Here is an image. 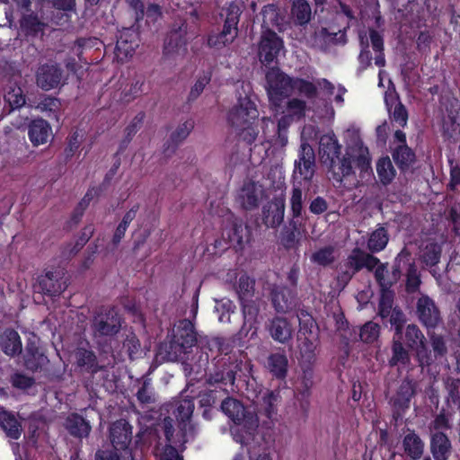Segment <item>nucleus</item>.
I'll return each mask as SVG.
<instances>
[{
    "label": "nucleus",
    "instance_id": "1",
    "mask_svg": "<svg viewBox=\"0 0 460 460\" xmlns=\"http://www.w3.org/2000/svg\"><path fill=\"white\" fill-rule=\"evenodd\" d=\"M346 155L341 159V145L333 134L321 137L319 142V155L323 164L329 166L338 175V181L352 172V164L361 172H371L370 156L367 147L363 146L358 132L356 129L347 131Z\"/></svg>",
    "mask_w": 460,
    "mask_h": 460
},
{
    "label": "nucleus",
    "instance_id": "2",
    "mask_svg": "<svg viewBox=\"0 0 460 460\" xmlns=\"http://www.w3.org/2000/svg\"><path fill=\"white\" fill-rule=\"evenodd\" d=\"M259 111L251 95L239 96L227 119L239 137L247 143L256 140L259 133Z\"/></svg>",
    "mask_w": 460,
    "mask_h": 460
},
{
    "label": "nucleus",
    "instance_id": "3",
    "mask_svg": "<svg viewBox=\"0 0 460 460\" xmlns=\"http://www.w3.org/2000/svg\"><path fill=\"white\" fill-rule=\"evenodd\" d=\"M221 409L235 424L231 429L234 439L241 444L247 445L258 428L257 414L246 410L239 401L233 398L224 400Z\"/></svg>",
    "mask_w": 460,
    "mask_h": 460
},
{
    "label": "nucleus",
    "instance_id": "4",
    "mask_svg": "<svg viewBox=\"0 0 460 460\" xmlns=\"http://www.w3.org/2000/svg\"><path fill=\"white\" fill-rule=\"evenodd\" d=\"M314 174V149L307 143H302L298 160L295 163L294 178L297 184H294L290 205L293 217L301 215L303 208V195L301 188L303 184L309 183Z\"/></svg>",
    "mask_w": 460,
    "mask_h": 460
},
{
    "label": "nucleus",
    "instance_id": "5",
    "mask_svg": "<svg viewBox=\"0 0 460 460\" xmlns=\"http://www.w3.org/2000/svg\"><path fill=\"white\" fill-rule=\"evenodd\" d=\"M132 429L124 420L114 422L110 429V438L114 451H98L96 460H133V455L128 448L131 442Z\"/></svg>",
    "mask_w": 460,
    "mask_h": 460
},
{
    "label": "nucleus",
    "instance_id": "6",
    "mask_svg": "<svg viewBox=\"0 0 460 460\" xmlns=\"http://www.w3.org/2000/svg\"><path fill=\"white\" fill-rule=\"evenodd\" d=\"M267 93L272 111H280L281 103L293 93L295 77H290L279 69L267 73Z\"/></svg>",
    "mask_w": 460,
    "mask_h": 460
},
{
    "label": "nucleus",
    "instance_id": "7",
    "mask_svg": "<svg viewBox=\"0 0 460 460\" xmlns=\"http://www.w3.org/2000/svg\"><path fill=\"white\" fill-rule=\"evenodd\" d=\"M173 332V339L170 345L171 350L168 352L170 360L181 358L182 354H185L187 349L193 347L197 341L193 324L190 320L180 321Z\"/></svg>",
    "mask_w": 460,
    "mask_h": 460
},
{
    "label": "nucleus",
    "instance_id": "8",
    "mask_svg": "<svg viewBox=\"0 0 460 460\" xmlns=\"http://www.w3.org/2000/svg\"><path fill=\"white\" fill-rule=\"evenodd\" d=\"M284 49L280 37L271 30H263L259 42L258 56L262 64H271Z\"/></svg>",
    "mask_w": 460,
    "mask_h": 460
},
{
    "label": "nucleus",
    "instance_id": "9",
    "mask_svg": "<svg viewBox=\"0 0 460 460\" xmlns=\"http://www.w3.org/2000/svg\"><path fill=\"white\" fill-rule=\"evenodd\" d=\"M186 30L183 23L178 30H172L168 34L164 41L163 56L169 62H177L181 60L186 53V40L184 38Z\"/></svg>",
    "mask_w": 460,
    "mask_h": 460
},
{
    "label": "nucleus",
    "instance_id": "10",
    "mask_svg": "<svg viewBox=\"0 0 460 460\" xmlns=\"http://www.w3.org/2000/svg\"><path fill=\"white\" fill-rule=\"evenodd\" d=\"M307 102L298 97L291 98L288 101H284L281 103L280 111H272L275 116L281 115L279 119V127L288 128L289 125L295 119H301L305 116L307 111H309Z\"/></svg>",
    "mask_w": 460,
    "mask_h": 460
},
{
    "label": "nucleus",
    "instance_id": "11",
    "mask_svg": "<svg viewBox=\"0 0 460 460\" xmlns=\"http://www.w3.org/2000/svg\"><path fill=\"white\" fill-rule=\"evenodd\" d=\"M264 190L261 184L255 181H245L235 196L236 204L245 210L256 208L263 198Z\"/></svg>",
    "mask_w": 460,
    "mask_h": 460
},
{
    "label": "nucleus",
    "instance_id": "12",
    "mask_svg": "<svg viewBox=\"0 0 460 460\" xmlns=\"http://www.w3.org/2000/svg\"><path fill=\"white\" fill-rule=\"evenodd\" d=\"M120 326V318L114 309L97 314L93 323L95 336H112L119 332Z\"/></svg>",
    "mask_w": 460,
    "mask_h": 460
},
{
    "label": "nucleus",
    "instance_id": "13",
    "mask_svg": "<svg viewBox=\"0 0 460 460\" xmlns=\"http://www.w3.org/2000/svg\"><path fill=\"white\" fill-rule=\"evenodd\" d=\"M138 47V35L132 29H124L120 31L117 40L115 56L120 62H124L131 58L136 49Z\"/></svg>",
    "mask_w": 460,
    "mask_h": 460
},
{
    "label": "nucleus",
    "instance_id": "14",
    "mask_svg": "<svg viewBox=\"0 0 460 460\" xmlns=\"http://www.w3.org/2000/svg\"><path fill=\"white\" fill-rule=\"evenodd\" d=\"M377 264H379V260L377 258L356 248L348 257L346 262V266L348 267L347 273L350 278L354 273L361 269L366 268L372 270Z\"/></svg>",
    "mask_w": 460,
    "mask_h": 460
},
{
    "label": "nucleus",
    "instance_id": "15",
    "mask_svg": "<svg viewBox=\"0 0 460 460\" xmlns=\"http://www.w3.org/2000/svg\"><path fill=\"white\" fill-rule=\"evenodd\" d=\"M61 71L55 65H44L37 72V84L49 91L58 86L61 81Z\"/></svg>",
    "mask_w": 460,
    "mask_h": 460
},
{
    "label": "nucleus",
    "instance_id": "16",
    "mask_svg": "<svg viewBox=\"0 0 460 460\" xmlns=\"http://www.w3.org/2000/svg\"><path fill=\"white\" fill-rule=\"evenodd\" d=\"M417 312L420 320L428 328L435 327L440 320L438 308L434 302L428 296H422L419 299Z\"/></svg>",
    "mask_w": 460,
    "mask_h": 460
},
{
    "label": "nucleus",
    "instance_id": "17",
    "mask_svg": "<svg viewBox=\"0 0 460 460\" xmlns=\"http://www.w3.org/2000/svg\"><path fill=\"white\" fill-rule=\"evenodd\" d=\"M28 136L34 146L46 144L52 137L50 125L43 119L32 120L29 125Z\"/></svg>",
    "mask_w": 460,
    "mask_h": 460
},
{
    "label": "nucleus",
    "instance_id": "18",
    "mask_svg": "<svg viewBox=\"0 0 460 460\" xmlns=\"http://www.w3.org/2000/svg\"><path fill=\"white\" fill-rule=\"evenodd\" d=\"M226 14V20L224 23V28L221 33L223 36H227L228 40H234L238 35V28L237 24L239 22V17L241 14L240 6L235 3H230L228 6L224 10V13Z\"/></svg>",
    "mask_w": 460,
    "mask_h": 460
},
{
    "label": "nucleus",
    "instance_id": "19",
    "mask_svg": "<svg viewBox=\"0 0 460 460\" xmlns=\"http://www.w3.org/2000/svg\"><path fill=\"white\" fill-rule=\"evenodd\" d=\"M0 349L9 357L20 355L22 344L18 332L13 329H6L0 334Z\"/></svg>",
    "mask_w": 460,
    "mask_h": 460
},
{
    "label": "nucleus",
    "instance_id": "20",
    "mask_svg": "<svg viewBox=\"0 0 460 460\" xmlns=\"http://www.w3.org/2000/svg\"><path fill=\"white\" fill-rule=\"evenodd\" d=\"M285 214V199L283 197L274 199L268 204L264 210V222L268 226L276 227L279 226Z\"/></svg>",
    "mask_w": 460,
    "mask_h": 460
},
{
    "label": "nucleus",
    "instance_id": "21",
    "mask_svg": "<svg viewBox=\"0 0 460 460\" xmlns=\"http://www.w3.org/2000/svg\"><path fill=\"white\" fill-rule=\"evenodd\" d=\"M40 286L43 292L50 296L62 293L66 288V279L59 273L47 272L40 280Z\"/></svg>",
    "mask_w": 460,
    "mask_h": 460
},
{
    "label": "nucleus",
    "instance_id": "22",
    "mask_svg": "<svg viewBox=\"0 0 460 460\" xmlns=\"http://www.w3.org/2000/svg\"><path fill=\"white\" fill-rule=\"evenodd\" d=\"M269 332L274 341L286 343L292 338L293 328L287 319L276 317L271 320Z\"/></svg>",
    "mask_w": 460,
    "mask_h": 460
},
{
    "label": "nucleus",
    "instance_id": "23",
    "mask_svg": "<svg viewBox=\"0 0 460 460\" xmlns=\"http://www.w3.org/2000/svg\"><path fill=\"white\" fill-rule=\"evenodd\" d=\"M279 401L278 393L266 390L258 397L259 411L267 418L272 419L277 414V405Z\"/></svg>",
    "mask_w": 460,
    "mask_h": 460
},
{
    "label": "nucleus",
    "instance_id": "24",
    "mask_svg": "<svg viewBox=\"0 0 460 460\" xmlns=\"http://www.w3.org/2000/svg\"><path fill=\"white\" fill-rule=\"evenodd\" d=\"M451 445L447 437L442 432H435L431 438V451L435 460H447Z\"/></svg>",
    "mask_w": 460,
    "mask_h": 460
},
{
    "label": "nucleus",
    "instance_id": "25",
    "mask_svg": "<svg viewBox=\"0 0 460 460\" xmlns=\"http://www.w3.org/2000/svg\"><path fill=\"white\" fill-rule=\"evenodd\" d=\"M0 426L5 432L6 437L11 439H18L22 434L20 421L10 412H0Z\"/></svg>",
    "mask_w": 460,
    "mask_h": 460
},
{
    "label": "nucleus",
    "instance_id": "26",
    "mask_svg": "<svg viewBox=\"0 0 460 460\" xmlns=\"http://www.w3.org/2000/svg\"><path fill=\"white\" fill-rule=\"evenodd\" d=\"M288 360L284 353H273L269 356L267 367L277 378H284L287 376Z\"/></svg>",
    "mask_w": 460,
    "mask_h": 460
},
{
    "label": "nucleus",
    "instance_id": "27",
    "mask_svg": "<svg viewBox=\"0 0 460 460\" xmlns=\"http://www.w3.org/2000/svg\"><path fill=\"white\" fill-rule=\"evenodd\" d=\"M66 427L68 431L76 437H87L91 431V426L78 414H71L67 417Z\"/></svg>",
    "mask_w": 460,
    "mask_h": 460
},
{
    "label": "nucleus",
    "instance_id": "28",
    "mask_svg": "<svg viewBox=\"0 0 460 460\" xmlns=\"http://www.w3.org/2000/svg\"><path fill=\"white\" fill-rule=\"evenodd\" d=\"M376 173L380 182L387 185L392 182L396 175V171L388 156L381 157L376 162Z\"/></svg>",
    "mask_w": 460,
    "mask_h": 460
},
{
    "label": "nucleus",
    "instance_id": "29",
    "mask_svg": "<svg viewBox=\"0 0 460 460\" xmlns=\"http://www.w3.org/2000/svg\"><path fill=\"white\" fill-rule=\"evenodd\" d=\"M293 92L308 100L314 99L318 93L317 81L315 83L295 77Z\"/></svg>",
    "mask_w": 460,
    "mask_h": 460
},
{
    "label": "nucleus",
    "instance_id": "30",
    "mask_svg": "<svg viewBox=\"0 0 460 460\" xmlns=\"http://www.w3.org/2000/svg\"><path fill=\"white\" fill-rule=\"evenodd\" d=\"M48 363L47 357L37 348L28 345L26 347L25 366L32 371L41 368Z\"/></svg>",
    "mask_w": 460,
    "mask_h": 460
},
{
    "label": "nucleus",
    "instance_id": "31",
    "mask_svg": "<svg viewBox=\"0 0 460 460\" xmlns=\"http://www.w3.org/2000/svg\"><path fill=\"white\" fill-rule=\"evenodd\" d=\"M443 131L448 137L460 136V108L450 111L444 119Z\"/></svg>",
    "mask_w": 460,
    "mask_h": 460
},
{
    "label": "nucleus",
    "instance_id": "32",
    "mask_svg": "<svg viewBox=\"0 0 460 460\" xmlns=\"http://www.w3.org/2000/svg\"><path fill=\"white\" fill-rule=\"evenodd\" d=\"M227 235V243L234 247L242 246L247 237V228L242 224H233L229 229L223 232V237Z\"/></svg>",
    "mask_w": 460,
    "mask_h": 460
},
{
    "label": "nucleus",
    "instance_id": "33",
    "mask_svg": "<svg viewBox=\"0 0 460 460\" xmlns=\"http://www.w3.org/2000/svg\"><path fill=\"white\" fill-rule=\"evenodd\" d=\"M405 452L413 459L420 458L423 453V442L415 433L407 434L403 439Z\"/></svg>",
    "mask_w": 460,
    "mask_h": 460
},
{
    "label": "nucleus",
    "instance_id": "34",
    "mask_svg": "<svg viewBox=\"0 0 460 460\" xmlns=\"http://www.w3.org/2000/svg\"><path fill=\"white\" fill-rule=\"evenodd\" d=\"M315 349L316 344L307 339L305 338L301 341L299 344L300 350V365L302 367H308L312 365V363L315 359Z\"/></svg>",
    "mask_w": 460,
    "mask_h": 460
},
{
    "label": "nucleus",
    "instance_id": "35",
    "mask_svg": "<svg viewBox=\"0 0 460 460\" xmlns=\"http://www.w3.org/2000/svg\"><path fill=\"white\" fill-rule=\"evenodd\" d=\"M389 241L387 231L384 227H378L373 231L367 241V248L372 252H377L385 248Z\"/></svg>",
    "mask_w": 460,
    "mask_h": 460
},
{
    "label": "nucleus",
    "instance_id": "36",
    "mask_svg": "<svg viewBox=\"0 0 460 460\" xmlns=\"http://www.w3.org/2000/svg\"><path fill=\"white\" fill-rule=\"evenodd\" d=\"M338 256V251L334 246H325L313 253L312 261L321 266H327L332 263Z\"/></svg>",
    "mask_w": 460,
    "mask_h": 460
},
{
    "label": "nucleus",
    "instance_id": "37",
    "mask_svg": "<svg viewBox=\"0 0 460 460\" xmlns=\"http://www.w3.org/2000/svg\"><path fill=\"white\" fill-rule=\"evenodd\" d=\"M41 112L48 114L49 118L59 119L61 102L53 97H44L36 106Z\"/></svg>",
    "mask_w": 460,
    "mask_h": 460
},
{
    "label": "nucleus",
    "instance_id": "38",
    "mask_svg": "<svg viewBox=\"0 0 460 460\" xmlns=\"http://www.w3.org/2000/svg\"><path fill=\"white\" fill-rule=\"evenodd\" d=\"M401 337H394L392 347V358L389 360L391 366L407 365L410 361L408 351L403 348L401 342Z\"/></svg>",
    "mask_w": 460,
    "mask_h": 460
},
{
    "label": "nucleus",
    "instance_id": "39",
    "mask_svg": "<svg viewBox=\"0 0 460 460\" xmlns=\"http://www.w3.org/2000/svg\"><path fill=\"white\" fill-rule=\"evenodd\" d=\"M292 15L299 24H305L311 18V7L305 0H295Z\"/></svg>",
    "mask_w": 460,
    "mask_h": 460
},
{
    "label": "nucleus",
    "instance_id": "40",
    "mask_svg": "<svg viewBox=\"0 0 460 460\" xmlns=\"http://www.w3.org/2000/svg\"><path fill=\"white\" fill-rule=\"evenodd\" d=\"M194 402L190 399H183L177 402L175 415L177 420L183 425L182 429H186L189 420L193 413Z\"/></svg>",
    "mask_w": 460,
    "mask_h": 460
},
{
    "label": "nucleus",
    "instance_id": "41",
    "mask_svg": "<svg viewBox=\"0 0 460 460\" xmlns=\"http://www.w3.org/2000/svg\"><path fill=\"white\" fill-rule=\"evenodd\" d=\"M393 158L400 167L404 168L414 162L415 155L406 145H402L394 149Z\"/></svg>",
    "mask_w": 460,
    "mask_h": 460
},
{
    "label": "nucleus",
    "instance_id": "42",
    "mask_svg": "<svg viewBox=\"0 0 460 460\" xmlns=\"http://www.w3.org/2000/svg\"><path fill=\"white\" fill-rule=\"evenodd\" d=\"M272 303L279 312H284L289 308L291 304L290 292L284 288L275 289L272 292Z\"/></svg>",
    "mask_w": 460,
    "mask_h": 460
},
{
    "label": "nucleus",
    "instance_id": "43",
    "mask_svg": "<svg viewBox=\"0 0 460 460\" xmlns=\"http://www.w3.org/2000/svg\"><path fill=\"white\" fill-rule=\"evenodd\" d=\"M264 30H270V27H279L280 25V17L278 9L273 4L266 5L262 12Z\"/></svg>",
    "mask_w": 460,
    "mask_h": 460
},
{
    "label": "nucleus",
    "instance_id": "44",
    "mask_svg": "<svg viewBox=\"0 0 460 460\" xmlns=\"http://www.w3.org/2000/svg\"><path fill=\"white\" fill-rule=\"evenodd\" d=\"M405 336L408 345L411 348L418 349L419 348L424 347V336L416 325H408Z\"/></svg>",
    "mask_w": 460,
    "mask_h": 460
},
{
    "label": "nucleus",
    "instance_id": "45",
    "mask_svg": "<svg viewBox=\"0 0 460 460\" xmlns=\"http://www.w3.org/2000/svg\"><path fill=\"white\" fill-rule=\"evenodd\" d=\"M242 304L244 318L243 328H245L247 324H249L250 328H252L253 323L256 322L259 307L254 301L248 299L242 300Z\"/></svg>",
    "mask_w": 460,
    "mask_h": 460
},
{
    "label": "nucleus",
    "instance_id": "46",
    "mask_svg": "<svg viewBox=\"0 0 460 460\" xmlns=\"http://www.w3.org/2000/svg\"><path fill=\"white\" fill-rule=\"evenodd\" d=\"M440 247L437 243L428 244L422 251L421 259L427 266H434L439 261Z\"/></svg>",
    "mask_w": 460,
    "mask_h": 460
},
{
    "label": "nucleus",
    "instance_id": "47",
    "mask_svg": "<svg viewBox=\"0 0 460 460\" xmlns=\"http://www.w3.org/2000/svg\"><path fill=\"white\" fill-rule=\"evenodd\" d=\"M379 325L373 322H367L360 329V340L366 343H372L379 336Z\"/></svg>",
    "mask_w": 460,
    "mask_h": 460
},
{
    "label": "nucleus",
    "instance_id": "48",
    "mask_svg": "<svg viewBox=\"0 0 460 460\" xmlns=\"http://www.w3.org/2000/svg\"><path fill=\"white\" fill-rule=\"evenodd\" d=\"M4 99L12 109H19L22 107L26 102L22 90L18 86L11 88L5 93Z\"/></svg>",
    "mask_w": 460,
    "mask_h": 460
},
{
    "label": "nucleus",
    "instance_id": "49",
    "mask_svg": "<svg viewBox=\"0 0 460 460\" xmlns=\"http://www.w3.org/2000/svg\"><path fill=\"white\" fill-rule=\"evenodd\" d=\"M75 362L79 367L92 369L94 367L95 356L90 350L80 348L75 352Z\"/></svg>",
    "mask_w": 460,
    "mask_h": 460
},
{
    "label": "nucleus",
    "instance_id": "50",
    "mask_svg": "<svg viewBox=\"0 0 460 460\" xmlns=\"http://www.w3.org/2000/svg\"><path fill=\"white\" fill-rule=\"evenodd\" d=\"M21 26L28 33H36L41 31L44 27V23L40 22L37 16L29 14L23 15V18L21 22Z\"/></svg>",
    "mask_w": 460,
    "mask_h": 460
},
{
    "label": "nucleus",
    "instance_id": "51",
    "mask_svg": "<svg viewBox=\"0 0 460 460\" xmlns=\"http://www.w3.org/2000/svg\"><path fill=\"white\" fill-rule=\"evenodd\" d=\"M413 395V387L410 382H403L399 389L395 403L401 406H408L410 399Z\"/></svg>",
    "mask_w": 460,
    "mask_h": 460
},
{
    "label": "nucleus",
    "instance_id": "52",
    "mask_svg": "<svg viewBox=\"0 0 460 460\" xmlns=\"http://www.w3.org/2000/svg\"><path fill=\"white\" fill-rule=\"evenodd\" d=\"M136 214H137L136 208H131L129 211H128L126 213L121 223L119 225V226L117 227L116 232L114 234L115 242H119L120 239L124 236L128 225L135 218Z\"/></svg>",
    "mask_w": 460,
    "mask_h": 460
},
{
    "label": "nucleus",
    "instance_id": "53",
    "mask_svg": "<svg viewBox=\"0 0 460 460\" xmlns=\"http://www.w3.org/2000/svg\"><path fill=\"white\" fill-rule=\"evenodd\" d=\"M393 306V294L387 290L383 289V293L379 302V315L382 318L387 317Z\"/></svg>",
    "mask_w": 460,
    "mask_h": 460
},
{
    "label": "nucleus",
    "instance_id": "54",
    "mask_svg": "<svg viewBox=\"0 0 460 460\" xmlns=\"http://www.w3.org/2000/svg\"><path fill=\"white\" fill-rule=\"evenodd\" d=\"M193 127L194 123L192 120H186L177 127L175 131L172 133V137L175 141H181L188 137Z\"/></svg>",
    "mask_w": 460,
    "mask_h": 460
},
{
    "label": "nucleus",
    "instance_id": "55",
    "mask_svg": "<svg viewBox=\"0 0 460 460\" xmlns=\"http://www.w3.org/2000/svg\"><path fill=\"white\" fill-rule=\"evenodd\" d=\"M420 283L417 269L414 265H410L407 271V289L415 291Z\"/></svg>",
    "mask_w": 460,
    "mask_h": 460
},
{
    "label": "nucleus",
    "instance_id": "56",
    "mask_svg": "<svg viewBox=\"0 0 460 460\" xmlns=\"http://www.w3.org/2000/svg\"><path fill=\"white\" fill-rule=\"evenodd\" d=\"M375 271V277L382 289H388L392 286V281L386 279L385 274L387 273L386 268L384 265H376Z\"/></svg>",
    "mask_w": 460,
    "mask_h": 460
},
{
    "label": "nucleus",
    "instance_id": "57",
    "mask_svg": "<svg viewBox=\"0 0 460 460\" xmlns=\"http://www.w3.org/2000/svg\"><path fill=\"white\" fill-rule=\"evenodd\" d=\"M209 81H210V75L208 73H206L203 75H201L197 80L194 86L191 88L190 96L192 98H197L203 92L204 88L209 83Z\"/></svg>",
    "mask_w": 460,
    "mask_h": 460
},
{
    "label": "nucleus",
    "instance_id": "58",
    "mask_svg": "<svg viewBox=\"0 0 460 460\" xmlns=\"http://www.w3.org/2000/svg\"><path fill=\"white\" fill-rule=\"evenodd\" d=\"M253 283L248 277L243 276L239 279V293L241 300L247 299L250 296Z\"/></svg>",
    "mask_w": 460,
    "mask_h": 460
},
{
    "label": "nucleus",
    "instance_id": "59",
    "mask_svg": "<svg viewBox=\"0 0 460 460\" xmlns=\"http://www.w3.org/2000/svg\"><path fill=\"white\" fill-rule=\"evenodd\" d=\"M393 119L399 124V126L404 127L406 125L408 115L406 109L402 104H396L393 111Z\"/></svg>",
    "mask_w": 460,
    "mask_h": 460
},
{
    "label": "nucleus",
    "instance_id": "60",
    "mask_svg": "<svg viewBox=\"0 0 460 460\" xmlns=\"http://www.w3.org/2000/svg\"><path fill=\"white\" fill-rule=\"evenodd\" d=\"M390 323L395 328V335L401 337L404 317L400 311L394 310L391 314Z\"/></svg>",
    "mask_w": 460,
    "mask_h": 460
},
{
    "label": "nucleus",
    "instance_id": "61",
    "mask_svg": "<svg viewBox=\"0 0 460 460\" xmlns=\"http://www.w3.org/2000/svg\"><path fill=\"white\" fill-rule=\"evenodd\" d=\"M124 348L127 349L128 356L133 358L139 351L140 344L135 336H130L125 341Z\"/></svg>",
    "mask_w": 460,
    "mask_h": 460
},
{
    "label": "nucleus",
    "instance_id": "62",
    "mask_svg": "<svg viewBox=\"0 0 460 460\" xmlns=\"http://www.w3.org/2000/svg\"><path fill=\"white\" fill-rule=\"evenodd\" d=\"M234 40H228L227 36H223L220 32L219 34L211 35L208 38V45L215 48H221L226 45H229Z\"/></svg>",
    "mask_w": 460,
    "mask_h": 460
},
{
    "label": "nucleus",
    "instance_id": "63",
    "mask_svg": "<svg viewBox=\"0 0 460 460\" xmlns=\"http://www.w3.org/2000/svg\"><path fill=\"white\" fill-rule=\"evenodd\" d=\"M159 457L160 460H181L176 449L172 446L165 447Z\"/></svg>",
    "mask_w": 460,
    "mask_h": 460
},
{
    "label": "nucleus",
    "instance_id": "64",
    "mask_svg": "<svg viewBox=\"0 0 460 460\" xmlns=\"http://www.w3.org/2000/svg\"><path fill=\"white\" fill-rule=\"evenodd\" d=\"M326 209H327V203L321 197H317L310 204V210L312 213L321 214V213L324 212Z\"/></svg>",
    "mask_w": 460,
    "mask_h": 460
}]
</instances>
